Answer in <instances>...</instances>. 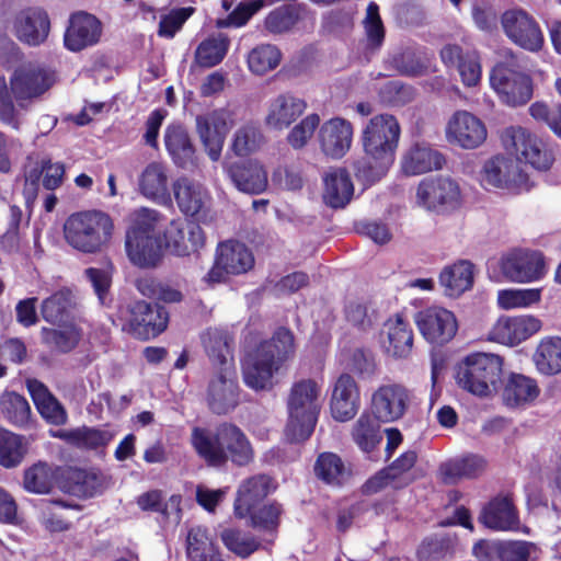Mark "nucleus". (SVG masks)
<instances>
[{
    "label": "nucleus",
    "instance_id": "1",
    "mask_svg": "<svg viewBox=\"0 0 561 561\" xmlns=\"http://www.w3.org/2000/svg\"><path fill=\"white\" fill-rule=\"evenodd\" d=\"M204 347L211 364L205 400L209 411L226 415L240 404V386L233 357V339L222 330H208Z\"/></svg>",
    "mask_w": 561,
    "mask_h": 561
},
{
    "label": "nucleus",
    "instance_id": "2",
    "mask_svg": "<svg viewBox=\"0 0 561 561\" xmlns=\"http://www.w3.org/2000/svg\"><path fill=\"white\" fill-rule=\"evenodd\" d=\"M191 444L196 455L213 468H224L228 462L236 467H247L255 458L251 440L231 422L219 423L214 430L193 427Z\"/></svg>",
    "mask_w": 561,
    "mask_h": 561
},
{
    "label": "nucleus",
    "instance_id": "3",
    "mask_svg": "<svg viewBox=\"0 0 561 561\" xmlns=\"http://www.w3.org/2000/svg\"><path fill=\"white\" fill-rule=\"evenodd\" d=\"M294 351L293 332L279 327L270 340L262 341L249 354L242 369L244 383L253 390L271 388L274 374Z\"/></svg>",
    "mask_w": 561,
    "mask_h": 561
},
{
    "label": "nucleus",
    "instance_id": "4",
    "mask_svg": "<svg viewBox=\"0 0 561 561\" xmlns=\"http://www.w3.org/2000/svg\"><path fill=\"white\" fill-rule=\"evenodd\" d=\"M163 215L148 207L134 209L127 218L125 251L128 260L138 267H156L162 257V239L156 234Z\"/></svg>",
    "mask_w": 561,
    "mask_h": 561
},
{
    "label": "nucleus",
    "instance_id": "5",
    "mask_svg": "<svg viewBox=\"0 0 561 561\" xmlns=\"http://www.w3.org/2000/svg\"><path fill=\"white\" fill-rule=\"evenodd\" d=\"M113 230V219L101 210L71 214L64 224L66 242L84 254L101 252L112 239Z\"/></svg>",
    "mask_w": 561,
    "mask_h": 561
},
{
    "label": "nucleus",
    "instance_id": "6",
    "mask_svg": "<svg viewBox=\"0 0 561 561\" xmlns=\"http://www.w3.org/2000/svg\"><path fill=\"white\" fill-rule=\"evenodd\" d=\"M319 392L320 388L312 379H302L293 385L287 400L288 421L284 430L288 443H302L312 435L319 415Z\"/></svg>",
    "mask_w": 561,
    "mask_h": 561
},
{
    "label": "nucleus",
    "instance_id": "7",
    "mask_svg": "<svg viewBox=\"0 0 561 561\" xmlns=\"http://www.w3.org/2000/svg\"><path fill=\"white\" fill-rule=\"evenodd\" d=\"M500 139L504 150L517 163L547 171L554 162V153L549 145L525 127L508 126L501 131Z\"/></svg>",
    "mask_w": 561,
    "mask_h": 561
},
{
    "label": "nucleus",
    "instance_id": "8",
    "mask_svg": "<svg viewBox=\"0 0 561 561\" xmlns=\"http://www.w3.org/2000/svg\"><path fill=\"white\" fill-rule=\"evenodd\" d=\"M502 374V359L494 354L468 355L456 368L458 386L468 392L488 397L496 390Z\"/></svg>",
    "mask_w": 561,
    "mask_h": 561
},
{
    "label": "nucleus",
    "instance_id": "9",
    "mask_svg": "<svg viewBox=\"0 0 561 561\" xmlns=\"http://www.w3.org/2000/svg\"><path fill=\"white\" fill-rule=\"evenodd\" d=\"M118 314L123 330L140 341L159 336L169 324V312L158 302L134 300L121 307Z\"/></svg>",
    "mask_w": 561,
    "mask_h": 561
},
{
    "label": "nucleus",
    "instance_id": "10",
    "mask_svg": "<svg viewBox=\"0 0 561 561\" xmlns=\"http://www.w3.org/2000/svg\"><path fill=\"white\" fill-rule=\"evenodd\" d=\"M480 183L486 190L513 194L528 192L533 187L528 174L512 157L504 154H496L484 162L480 171Z\"/></svg>",
    "mask_w": 561,
    "mask_h": 561
},
{
    "label": "nucleus",
    "instance_id": "11",
    "mask_svg": "<svg viewBox=\"0 0 561 561\" xmlns=\"http://www.w3.org/2000/svg\"><path fill=\"white\" fill-rule=\"evenodd\" d=\"M415 203L427 211L447 214L461 206V190L449 176L426 178L416 187Z\"/></svg>",
    "mask_w": 561,
    "mask_h": 561
},
{
    "label": "nucleus",
    "instance_id": "12",
    "mask_svg": "<svg viewBox=\"0 0 561 561\" xmlns=\"http://www.w3.org/2000/svg\"><path fill=\"white\" fill-rule=\"evenodd\" d=\"M254 262L252 251L244 243L237 240L220 242L205 280L208 284L226 282L228 275H241L252 270Z\"/></svg>",
    "mask_w": 561,
    "mask_h": 561
},
{
    "label": "nucleus",
    "instance_id": "13",
    "mask_svg": "<svg viewBox=\"0 0 561 561\" xmlns=\"http://www.w3.org/2000/svg\"><path fill=\"white\" fill-rule=\"evenodd\" d=\"M400 126L394 116L381 114L373 117L362 134L367 156L373 159H391L398 147Z\"/></svg>",
    "mask_w": 561,
    "mask_h": 561
},
{
    "label": "nucleus",
    "instance_id": "14",
    "mask_svg": "<svg viewBox=\"0 0 561 561\" xmlns=\"http://www.w3.org/2000/svg\"><path fill=\"white\" fill-rule=\"evenodd\" d=\"M414 323L422 337L436 346L453 341L459 328L456 314L440 306H431L417 311L414 314Z\"/></svg>",
    "mask_w": 561,
    "mask_h": 561
},
{
    "label": "nucleus",
    "instance_id": "15",
    "mask_svg": "<svg viewBox=\"0 0 561 561\" xmlns=\"http://www.w3.org/2000/svg\"><path fill=\"white\" fill-rule=\"evenodd\" d=\"M56 71L41 65L28 64L18 68L10 78V89L19 106L42 96L56 82Z\"/></svg>",
    "mask_w": 561,
    "mask_h": 561
},
{
    "label": "nucleus",
    "instance_id": "16",
    "mask_svg": "<svg viewBox=\"0 0 561 561\" xmlns=\"http://www.w3.org/2000/svg\"><path fill=\"white\" fill-rule=\"evenodd\" d=\"M490 85L501 102L512 107L526 104L533 95L529 77L502 64L492 69Z\"/></svg>",
    "mask_w": 561,
    "mask_h": 561
},
{
    "label": "nucleus",
    "instance_id": "17",
    "mask_svg": "<svg viewBox=\"0 0 561 561\" xmlns=\"http://www.w3.org/2000/svg\"><path fill=\"white\" fill-rule=\"evenodd\" d=\"M410 401L411 393L402 383H382L370 396V412L378 422H396L403 417Z\"/></svg>",
    "mask_w": 561,
    "mask_h": 561
},
{
    "label": "nucleus",
    "instance_id": "18",
    "mask_svg": "<svg viewBox=\"0 0 561 561\" xmlns=\"http://www.w3.org/2000/svg\"><path fill=\"white\" fill-rule=\"evenodd\" d=\"M499 267L503 276L513 283L536 282L546 273L542 254L523 249L504 253L499 261Z\"/></svg>",
    "mask_w": 561,
    "mask_h": 561
},
{
    "label": "nucleus",
    "instance_id": "19",
    "mask_svg": "<svg viewBox=\"0 0 561 561\" xmlns=\"http://www.w3.org/2000/svg\"><path fill=\"white\" fill-rule=\"evenodd\" d=\"M445 136L449 144L471 150L486 140L488 129L478 116L466 110H458L447 121Z\"/></svg>",
    "mask_w": 561,
    "mask_h": 561
},
{
    "label": "nucleus",
    "instance_id": "20",
    "mask_svg": "<svg viewBox=\"0 0 561 561\" xmlns=\"http://www.w3.org/2000/svg\"><path fill=\"white\" fill-rule=\"evenodd\" d=\"M102 23L93 14L78 11L70 15L64 34V46L67 50L79 53L96 45L102 36Z\"/></svg>",
    "mask_w": 561,
    "mask_h": 561
},
{
    "label": "nucleus",
    "instance_id": "21",
    "mask_svg": "<svg viewBox=\"0 0 561 561\" xmlns=\"http://www.w3.org/2000/svg\"><path fill=\"white\" fill-rule=\"evenodd\" d=\"M172 191L180 211L196 221H206L209 214L210 196L207 190L186 176L176 179Z\"/></svg>",
    "mask_w": 561,
    "mask_h": 561
},
{
    "label": "nucleus",
    "instance_id": "22",
    "mask_svg": "<svg viewBox=\"0 0 561 561\" xmlns=\"http://www.w3.org/2000/svg\"><path fill=\"white\" fill-rule=\"evenodd\" d=\"M502 26L507 37L529 51L543 45V35L538 23L523 10H510L502 15Z\"/></svg>",
    "mask_w": 561,
    "mask_h": 561
},
{
    "label": "nucleus",
    "instance_id": "23",
    "mask_svg": "<svg viewBox=\"0 0 561 561\" xmlns=\"http://www.w3.org/2000/svg\"><path fill=\"white\" fill-rule=\"evenodd\" d=\"M13 33L19 42L30 47L46 43L50 33V19L46 10L28 7L16 13Z\"/></svg>",
    "mask_w": 561,
    "mask_h": 561
},
{
    "label": "nucleus",
    "instance_id": "24",
    "mask_svg": "<svg viewBox=\"0 0 561 561\" xmlns=\"http://www.w3.org/2000/svg\"><path fill=\"white\" fill-rule=\"evenodd\" d=\"M277 488L275 480L266 473H257L244 479L238 486L233 514L236 518L243 519L254 505L266 502L267 496Z\"/></svg>",
    "mask_w": 561,
    "mask_h": 561
},
{
    "label": "nucleus",
    "instance_id": "25",
    "mask_svg": "<svg viewBox=\"0 0 561 561\" xmlns=\"http://www.w3.org/2000/svg\"><path fill=\"white\" fill-rule=\"evenodd\" d=\"M225 172L234 187L242 193L259 195L268 186L267 171L255 159L231 162L225 167Z\"/></svg>",
    "mask_w": 561,
    "mask_h": 561
},
{
    "label": "nucleus",
    "instance_id": "26",
    "mask_svg": "<svg viewBox=\"0 0 561 561\" xmlns=\"http://www.w3.org/2000/svg\"><path fill=\"white\" fill-rule=\"evenodd\" d=\"M542 322L535 316L504 317L496 321L491 339L505 345H517L539 332Z\"/></svg>",
    "mask_w": 561,
    "mask_h": 561
},
{
    "label": "nucleus",
    "instance_id": "27",
    "mask_svg": "<svg viewBox=\"0 0 561 561\" xmlns=\"http://www.w3.org/2000/svg\"><path fill=\"white\" fill-rule=\"evenodd\" d=\"M382 346L394 358H408L412 353L414 334L407 318L394 314L386 320L381 331Z\"/></svg>",
    "mask_w": 561,
    "mask_h": 561
},
{
    "label": "nucleus",
    "instance_id": "28",
    "mask_svg": "<svg viewBox=\"0 0 561 561\" xmlns=\"http://www.w3.org/2000/svg\"><path fill=\"white\" fill-rule=\"evenodd\" d=\"M164 146L173 163L184 170L197 168L198 158L195 146L186 128L180 124H171L164 130Z\"/></svg>",
    "mask_w": 561,
    "mask_h": 561
},
{
    "label": "nucleus",
    "instance_id": "29",
    "mask_svg": "<svg viewBox=\"0 0 561 561\" xmlns=\"http://www.w3.org/2000/svg\"><path fill=\"white\" fill-rule=\"evenodd\" d=\"M26 388L38 413L47 423L56 426L67 423L66 409L44 382L36 378L27 379Z\"/></svg>",
    "mask_w": 561,
    "mask_h": 561
},
{
    "label": "nucleus",
    "instance_id": "30",
    "mask_svg": "<svg viewBox=\"0 0 561 561\" xmlns=\"http://www.w3.org/2000/svg\"><path fill=\"white\" fill-rule=\"evenodd\" d=\"M322 152L332 159H341L351 147V124L340 117L325 122L319 131Z\"/></svg>",
    "mask_w": 561,
    "mask_h": 561
},
{
    "label": "nucleus",
    "instance_id": "31",
    "mask_svg": "<svg viewBox=\"0 0 561 561\" xmlns=\"http://www.w3.org/2000/svg\"><path fill=\"white\" fill-rule=\"evenodd\" d=\"M440 57L446 66L457 68L466 87H476L480 82L482 69L476 51L463 53L458 45H446L440 50Z\"/></svg>",
    "mask_w": 561,
    "mask_h": 561
},
{
    "label": "nucleus",
    "instance_id": "32",
    "mask_svg": "<svg viewBox=\"0 0 561 561\" xmlns=\"http://www.w3.org/2000/svg\"><path fill=\"white\" fill-rule=\"evenodd\" d=\"M307 102L291 93H282L271 101L266 125L282 130L289 127L306 111Z\"/></svg>",
    "mask_w": 561,
    "mask_h": 561
},
{
    "label": "nucleus",
    "instance_id": "33",
    "mask_svg": "<svg viewBox=\"0 0 561 561\" xmlns=\"http://www.w3.org/2000/svg\"><path fill=\"white\" fill-rule=\"evenodd\" d=\"M480 522L488 528L501 531L520 528L519 518L510 496L494 497L481 512Z\"/></svg>",
    "mask_w": 561,
    "mask_h": 561
},
{
    "label": "nucleus",
    "instance_id": "34",
    "mask_svg": "<svg viewBox=\"0 0 561 561\" xmlns=\"http://www.w3.org/2000/svg\"><path fill=\"white\" fill-rule=\"evenodd\" d=\"M50 436L62 439L67 444L83 450H98L106 447L115 434L98 427H77L72 430L50 431Z\"/></svg>",
    "mask_w": 561,
    "mask_h": 561
},
{
    "label": "nucleus",
    "instance_id": "35",
    "mask_svg": "<svg viewBox=\"0 0 561 561\" xmlns=\"http://www.w3.org/2000/svg\"><path fill=\"white\" fill-rule=\"evenodd\" d=\"M363 24L366 37L359 44V48L363 51L358 54V59L368 62L379 51L385 38V28L379 15V8L375 2L368 4Z\"/></svg>",
    "mask_w": 561,
    "mask_h": 561
},
{
    "label": "nucleus",
    "instance_id": "36",
    "mask_svg": "<svg viewBox=\"0 0 561 561\" xmlns=\"http://www.w3.org/2000/svg\"><path fill=\"white\" fill-rule=\"evenodd\" d=\"M439 283L446 296H461L473 285V265L469 261H458L444 267L439 274Z\"/></svg>",
    "mask_w": 561,
    "mask_h": 561
},
{
    "label": "nucleus",
    "instance_id": "37",
    "mask_svg": "<svg viewBox=\"0 0 561 561\" xmlns=\"http://www.w3.org/2000/svg\"><path fill=\"white\" fill-rule=\"evenodd\" d=\"M444 162V157L437 150L416 145L402 157L401 169L407 175H417L440 169Z\"/></svg>",
    "mask_w": 561,
    "mask_h": 561
},
{
    "label": "nucleus",
    "instance_id": "38",
    "mask_svg": "<svg viewBox=\"0 0 561 561\" xmlns=\"http://www.w3.org/2000/svg\"><path fill=\"white\" fill-rule=\"evenodd\" d=\"M141 194L154 202L167 204L171 202L168 188V175L165 168L157 162L149 163L139 179Z\"/></svg>",
    "mask_w": 561,
    "mask_h": 561
},
{
    "label": "nucleus",
    "instance_id": "39",
    "mask_svg": "<svg viewBox=\"0 0 561 561\" xmlns=\"http://www.w3.org/2000/svg\"><path fill=\"white\" fill-rule=\"evenodd\" d=\"M485 469V460L478 455H466L450 459L439 467L442 480L454 484L461 479H471L481 474Z\"/></svg>",
    "mask_w": 561,
    "mask_h": 561
},
{
    "label": "nucleus",
    "instance_id": "40",
    "mask_svg": "<svg viewBox=\"0 0 561 561\" xmlns=\"http://www.w3.org/2000/svg\"><path fill=\"white\" fill-rule=\"evenodd\" d=\"M323 201L332 208H343L351 201V176L346 168L333 170L323 178Z\"/></svg>",
    "mask_w": 561,
    "mask_h": 561
},
{
    "label": "nucleus",
    "instance_id": "41",
    "mask_svg": "<svg viewBox=\"0 0 561 561\" xmlns=\"http://www.w3.org/2000/svg\"><path fill=\"white\" fill-rule=\"evenodd\" d=\"M41 340L44 345L60 354L72 352L82 339V329L75 323H68L59 329L43 327Z\"/></svg>",
    "mask_w": 561,
    "mask_h": 561
},
{
    "label": "nucleus",
    "instance_id": "42",
    "mask_svg": "<svg viewBox=\"0 0 561 561\" xmlns=\"http://www.w3.org/2000/svg\"><path fill=\"white\" fill-rule=\"evenodd\" d=\"M284 514L283 504L276 500L263 502L254 505L243 519H247L248 526L259 531L275 534L280 525V518Z\"/></svg>",
    "mask_w": 561,
    "mask_h": 561
},
{
    "label": "nucleus",
    "instance_id": "43",
    "mask_svg": "<svg viewBox=\"0 0 561 561\" xmlns=\"http://www.w3.org/2000/svg\"><path fill=\"white\" fill-rule=\"evenodd\" d=\"M59 468L46 461H37L23 473V488L34 494H48L55 488Z\"/></svg>",
    "mask_w": 561,
    "mask_h": 561
},
{
    "label": "nucleus",
    "instance_id": "44",
    "mask_svg": "<svg viewBox=\"0 0 561 561\" xmlns=\"http://www.w3.org/2000/svg\"><path fill=\"white\" fill-rule=\"evenodd\" d=\"M181 503L182 496L180 494H172L169 500L165 501L163 492L158 489L144 492L136 499V504L142 512L157 513L161 516L162 522L170 519L172 511H174L178 518H180L182 513Z\"/></svg>",
    "mask_w": 561,
    "mask_h": 561
},
{
    "label": "nucleus",
    "instance_id": "45",
    "mask_svg": "<svg viewBox=\"0 0 561 561\" xmlns=\"http://www.w3.org/2000/svg\"><path fill=\"white\" fill-rule=\"evenodd\" d=\"M302 5L285 3L273 9L264 19V28L272 35H283L294 30L301 19Z\"/></svg>",
    "mask_w": 561,
    "mask_h": 561
},
{
    "label": "nucleus",
    "instance_id": "46",
    "mask_svg": "<svg viewBox=\"0 0 561 561\" xmlns=\"http://www.w3.org/2000/svg\"><path fill=\"white\" fill-rule=\"evenodd\" d=\"M313 472L320 481L333 488H341L347 476L342 458L331 451H323L318 455Z\"/></svg>",
    "mask_w": 561,
    "mask_h": 561
},
{
    "label": "nucleus",
    "instance_id": "47",
    "mask_svg": "<svg viewBox=\"0 0 561 561\" xmlns=\"http://www.w3.org/2000/svg\"><path fill=\"white\" fill-rule=\"evenodd\" d=\"M229 47L230 38L227 34L221 32L210 34L197 46L195 53L196 61L204 68L215 67L224 60Z\"/></svg>",
    "mask_w": 561,
    "mask_h": 561
},
{
    "label": "nucleus",
    "instance_id": "48",
    "mask_svg": "<svg viewBox=\"0 0 561 561\" xmlns=\"http://www.w3.org/2000/svg\"><path fill=\"white\" fill-rule=\"evenodd\" d=\"M538 371L542 375H556L561 371V337L542 339L533 356Z\"/></svg>",
    "mask_w": 561,
    "mask_h": 561
},
{
    "label": "nucleus",
    "instance_id": "49",
    "mask_svg": "<svg viewBox=\"0 0 561 561\" xmlns=\"http://www.w3.org/2000/svg\"><path fill=\"white\" fill-rule=\"evenodd\" d=\"M0 411L4 419L16 427L31 423L32 411L26 398L15 391H4L0 397Z\"/></svg>",
    "mask_w": 561,
    "mask_h": 561
},
{
    "label": "nucleus",
    "instance_id": "50",
    "mask_svg": "<svg viewBox=\"0 0 561 561\" xmlns=\"http://www.w3.org/2000/svg\"><path fill=\"white\" fill-rule=\"evenodd\" d=\"M220 539L227 550L241 559H247L260 547V540L249 531L238 527H228L221 530Z\"/></svg>",
    "mask_w": 561,
    "mask_h": 561
},
{
    "label": "nucleus",
    "instance_id": "51",
    "mask_svg": "<svg viewBox=\"0 0 561 561\" xmlns=\"http://www.w3.org/2000/svg\"><path fill=\"white\" fill-rule=\"evenodd\" d=\"M26 453L24 436L0 427V466L15 468L23 461Z\"/></svg>",
    "mask_w": 561,
    "mask_h": 561
},
{
    "label": "nucleus",
    "instance_id": "52",
    "mask_svg": "<svg viewBox=\"0 0 561 561\" xmlns=\"http://www.w3.org/2000/svg\"><path fill=\"white\" fill-rule=\"evenodd\" d=\"M539 394V389L534 379L513 375L507 381L503 399L508 407H517L534 401Z\"/></svg>",
    "mask_w": 561,
    "mask_h": 561
},
{
    "label": "nucleus",
    "instance_id": "53",
    "mask_svg": "<svg viewBox=\"0 0 561 561\" xmlns=\"http://www.w3.org/2000/svg\"><path fill=\"white\" fill-rule=\"evenodd\" d=\"M70 293L64 290L53 293L39 306L42 318L51 325L64 323L70 316Z\"/></svg>",
    "mask_w": 561,
    "mask_h": 561
},
{
    "label": "nucleus",
    "instance_id": "54",
    "mask_svg": "<svg viewBox=\"0 0 561 561\" xmlns=\"http://www.w3.org/2000/svg\"><path fill=\"white\" fill-rule=\"evenodd\" d=\"M351 375L343 373L336 379L330 400V410L334 420L345 422L351 419Z\"/></svg>",
    "mask_w": 561,
    "mask_h": 561
},
{
    "label": "nucleus",
    "instance_id": "55",
    "mask_svg": "<svg viewBox=\"0 0 561 561\" xmlns=\"http://www.w3.org/2000/svg\"><path fill=\"white\" fill-rule=\"evenodd\" d=\"M391 163V159H373L369 156L358 160L355 164V178L360 186L359 193L385 176Z\"/></svg>",
    "mask_w": 561,
    "mask_h": 561
},
{
    "label": "nucleus",
    "instance_id": "56",
    "mask_svg": "<svg viewBox=\"0 0 561 561\" xmlns=\"http://www.w3.org/2000/svg\"><path fill=\"white\" fill-rule=\"evenodd\" d=\"M282 59L280 50L272 44H261L248 55L249 69L255 75H265L275 69Z\"/></svg>",
    "mask_w": 561,
    "mask_h": 561
},
{
    "label": "nucleus",
    "instance_id": "57",
    "mask_svg": "<svg viewBox=\"0 0 561 561\" xmlns=\"http://www.w3.org/2000/svg\"><path fill=\"white\" fill-rule=\"evenodd\" d=\"M264 141V136L259 126L245 124L233 136L231 150L238 157H247L256 151Z\"/></svg>",
    "mask_w": 561,
    "mask_h": 561
},
{
    "label": "nucleus",
    "instance_id": "58",
    "mask_svg": "<svg viewBox=\"0 0 561 561\" xmlns=\"http://www.w3.org/2000/svg\"><path fill=\"white\" fill-rule=\"evenodd\" d=\"M354 439L359 449L368 455L369 459L376 460L375 450L381 442L379 426L371 422L367 416H362L357 421Z\"/></svg>",
    "mask_w": 561,
    "mask_h": 561
},
{
    "label": "nucleus",
    "instance_id": "59",
    "mask_svg": "<svg viewBox=\"0 0 561 561\" xmlns=\"http://www.w3.org/2000/svg\"><path fill=\"white\" fill-rule=\"evenodd\" d=\"M541 290L538 288H513L497 293V305L501 309L527 308L540 300Z\"/></svg>",
    "mask_w": 561,
    "mask_h": 561
},
{
    "label": "nucleus",
    "instance_id": "60",
    "mask_svg": "<svg viewBox=\"0 0 561 561\" xmlns=\"http://www.w3.org/2000/svg\"><path fill=\"white\" fill-rule=\"evenodd\" d=\"M195 11L194 7L171 9L167 14L161 15L158 35L169 39L173 38Z\"/></svg>",
    "mask_w": 561,
    "mask_h": 561
},
{
    "label": "nucleus",
    "instance_id": "61",
    "mask_svg": "<svg viewBox=\"0 0 561 561\" xmlns=\"http://www.w3.org/2000/svg\"><path fill=\"white\" fill-rule=\"evenodd\" d=\"M214 547L206 528L193 527L188 530L186 553L191 561H207V556L209 551L214 550Z\"/></svg>",
    "mask_w": 561,
    "mask_h": 561
},
{
    "label": "nucleus",
    "instance_id": "62",
    "mask_svg": "<svg viewBox=\"0 0 561 561\" xmlns=\"http://www.w3.org/2000/svg\"><path fill=\"white\" fill-rule=\"evenodd\" d=\"M265 5V0H252L247 3H239L232 12H230L227 18L218 19L216 21V26L218 28L225 27H242L244 26L249 20L263 7Z\"/></svg>",
    "mask_w": 561,
    "mask_h": 561
},
{
    "label": "nucleus",
    "instance_id": "63",
    "mask_svg": "<svg viewBox=\"0 0 561 561\" xmlns=\"http://www.w3.org/2000/svg\"><path fill=\"white\" fill-rule=\"evenodd\" d=\"M319 124L320 117L318 114L312 113L307 115L288 133L286 137L287 142L296 150L302 149L311 139Z\"/></svg>",
    "mask_w": 561,
    "mask_h": 561
},
{
    "label": "nucleus",
    "instance_id": "64",
    "mask_svg": "<svg viewBox=\"0 0 561 561\" xmlns=\"http://www.w3.org/2000/svg\"><path fill=\"white\" fill-rule=\"evenodd\" d=\"M164 247L179 256L187 255L186 227L180 220H171L162 232Z\"/></svg>",
    "mask_w": 561,
    "mask_h": 561
}]
</instances>
